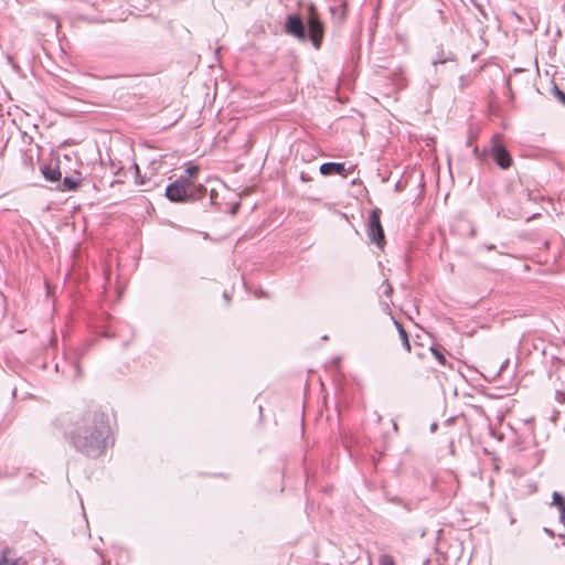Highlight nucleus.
Returning a JSON list of instances; mask_svg holds the SVG:
<instances>
[{
  "instance_id": "28",
  "label": "nucleus",
  "mask_w": 565,
  "mask_h": 565,
  "mask_svg": "<svg viewBox=\"0 0 565 565\" xmlns=\"http://www.w3.org/2000/svg\"><path fill=\"white\" fill-rule=\"evenodd\" d=\"M224 298H225V299H228V295H227V292H224Z\"/></svg>"
},
{
  "instance_id": "10",
  "label": "nucleus",
  "mask_w": 565,
  "mask_h": 565,
  "mask_svg": "<svg viewBox=\"0 0 565 565\" xmlns=\"http://www.w3.org/2000/svg\"><path fill=\"white\" fill-rule=\"evenodd\" d=\"M186 175L183 177V179L188 180L189 186H192L191 180L194 179L199 173V167L198 166H188L185 169Z\"/></svg>"
},
{
  "instance_id": "22",
  "label": "nucleus",
  "mask_w": 565,
  "mask_h": 565,
  "mask_svg": "<svg viewBox=\"0 0 565 565\" xmlns=\"http://www.w3.org/2000/svg\"><path fill=\"white\" fill-rule=\"evenodd\" d=\"M437 428H438V424H437V423H433V424L430 425V431H431V433H435V431L437 430Z\"/></svg>"
},
{
  "instance_id": "27",
  "label": "nucleus",
  "mask_w": 565,
  "mask_h": 565,
  "mask_svg": "<svg viewBox=\"0 0 565 565\" xmlns=\"http://www.w3.org/2000/svg\"><path fill=\"white\" fill-rule=\"evenodd\" d=\"M135 168H136V171L138 173L139 172V167L137 164H135Z\"/></svg>"
},
{
  "instance_id": "9",
  "label": "nucleus",
  "mask_w": 565,
  "mask_h": 565,
  "mask_svg": "<svg viewBox=\"0 0 565 565\" xmlns=\"http://www.w3.org/2000/svg\"><path fill=\"white\" fill-rule=\"evenodd\" d=\"M81 184V179L78 177H64L61 184H58L57 190L60 191H74Z\"/></svg>"
},
{
  "instance_id": "6",
  "label": "nucleus",
  "mask_w": 565,
  "mask_h": 565,
  "mask_svg": "<svg viewBox=\"0 0 565 565\" xmlns=\"http://www.w3.org/2000/svg\"><path fill=\"white\" fill-rule=\"evenodd\" d=\"M319 171L322 175L340 174L347 177L345 164L342 162H324L320 166Z\"/></svg>"
},
{
  "instance_id": "26",
  "label": "nucleus",
  "mask_w": 565,
  "mask_h": 565,
  "mask_svg": "<svg viewBox=\"0 0 565 565\" xmlns=\"http://www.w3.org/2000/svg\"><path fill=\"white\" fill-rule=\"evenodd\" d=\"M471 142H472V138L470 137V138L468 139V141H467V145H471Z\"/></svg>"
},
{
  "instance_id": "21",
  "label": "nucleus",
  "mask_w": 565,
  "mask_h": 565,
  "mask_svg": "<svg viewBox=\"0 0 565 565\" xmlns=\"http://www.w3.org/2000/svg\"><path fill=\"white\" fill-rule=\"evenodd\" d=\"M255 296L258 297V298L259 297H267V294L265 291H263V290H259V291L255 292Z\"/></svg>"
},
{
  "instance_id": "24",
  "label": "nucleus",
  "mask_w": 565,
  "mask_h": 565,
  "mask_svg": "<svg viewBox=\"0 0 565 565\" xmlns=\"http://www.w3.org/2000/svg\"><path fill=\"white\" fill-rule=\"evenodd\" d=\"M436 87H437V84H430V85H429V89H434V88H436Z\"/></svg>"
},
{
  "instance_id": "11",
  "label": "nucleus",
  "mask_w": 565,
  "mask_h": 565,
  "mask_svg": "<svg viewBox=\"0 0 565 565\" xmlns=\"http://www.w3.org/2000/svg\"><path fill=\"white\" fill-rule=\"evenodd\" d=\"M430 351H431L433 355L437 359V361L440 364H443V365L446 364V356H445L444 352L440 349H438L436 347H431Z\"/></svg>"
},
{
  "instance_id": "12",
  "label": "nucleus",
  "mask_w": 565,
  "mask_h": 565,
  "mask_svg": "<svg viewBox=\"0 0 565 565\" xmlns=\"http://www.w3.org/2000/svg\"><path fill=\"white\" fill-rule=\"evenodd\" d=\"M398 335L402 340L403 347L406 349L407 352H411V343L405 328H401V333Z\"/></svg>"
},
{
  "instance_id": "25",
  "label": "nucleus",
  "mask_w": 565,
  "mask_h": 565,
  "mask_svg": "<svg viewBox=\"0 0 565 565\" xmlns=\"http://www.w3.org/2000/svg\"><path fill=\"white\" fill-rule=\"evenodd\" d=\"M544 531H545L546 533H548L550 535H553V533H552V531H551V530H548V529H546V527H545V529H544Z\"/></svg>"
},
{
  "instance_id": "23",
  "label": "nucleus",
  "mask_w": 565,
  "mask_h": 565,
  "mask_svg": "<svg viewBox=\"0 0 565 565\" xmlns=\"http://www.w3.org/2000/svg\"><path fill=\"white\" fill-rule=\"evenodd\" d=\"M300 178H301L302 181H307L308 180L307 175L303 172L301 173Z\"/></svg>"
},
{
  "instance_id": "5",
  "label": "nucleus",
  "mask_w": 565,
  "mask_h": 565,
  "mask_svg": "<svg viewBox=\"0 0 565 565\" xmlns=\"http://www.w3.org/2000/svg\"><path fill=\"white\" fill-rule=\"evenodd\" d=\"M367 236L377 247L385 243L384 230L381 223V210L373 209L367 218Z\"/></svg>"
},
{
  "instance_id": "2",
  "label": "nucleus",
  "mask_w": 565,
  "mask_h": 565,
  "mask_svg": "<svg viewBox=\"0 0 565 565\" xmlns=\"http://www.w3.org/2000/svg\"><path fill=\"white\" fill-rule=\"evenodd\" d=\"M284 30L288 35L299 41L310 40L316 50L321 47L324 36V25L313 3L308 6L305 18H301L299 14H288Z\"/></svg>"
},
{
  "instance_id": "14",
  "label": "nucleus",
  "mask_w": 565,
  "mask_h": 565,
  "mask_svg": "<svg viewBox=\"0 0 565 565\" xmlns=\"http://www.w3.org/2000/svg\"><path fill=\"white\" fill-rule=\"evenodd\" d=\"M552 93L565 106V92L554 85Z\"/></svg>"
},
{
  "instance_id": "4",
  "label": "nucleus",
  "mask_w": 565,
  "mask_h": 565,
  "mask_svg": "<svg viewBox=\"0 0 565 565\" xmlns=\"http://www.w3.org/2000/svg\"><path fill=\"white\" fill-rule=\"evenodd\" d=\"M166 196L169 201L181 203L194 199V194L190 191L188 180L180 177L166 188Z\"/></svg>"
},
{
  "instance_id": "1",
  "label": "nucleus",
  "mask_w": 565,
  "mask_h": 565,
  "mask_svg": "<svg viewBox=\"0 0 565 565\" xmlns=\"http://www.w3.org/2000/svg\"><path fill=\"white\" fill-rule=\"evenodd\" d=\"M65 437L76 451L89 458H97L109 445L108 416L97 409L88 411L74 423Z\"/></svg>"
},
{
  "instance_id": "20",
  "label": "nucleus",
  "mask_w": 565,
  "mask_h": 565,
  "mask_svg": "<svg viewBox=\"0 0 565 565\" xmlns=\"http://www.w3.org/2000/svg\"><path fill=\"white\" fill-rule=\"evenodd\" d=\"M394 324L396 326V329L398 331V334L401 333V328H404L403 324L401 322H398L397 320H394Z\"/></svg>"
},
{
  "instance_id": "16",
  "label": "nucleus",
  "mask_w": 565,
  "mask_h": 565,
  "mask_svg": "<svg viewBox=\"0 0 565 565\" xmlns=\"http://www.w3.org/2000/svg\"><path fill=\"white\" fill-rule=\"evenodd\" d=\"M190 191L194 194V198L203 196L206 193V188L200 184L198 186H194L193 189L190 188Z\"/></svg>"
},
{
  "instance_id": "15",
  "label": "nucleus",
  "mask_w": 565,
  "mask_h": 565,
  "mask_svg": "<svg viewBox=\"0 0 565 565\" xmlns=\"http://www.w3.org/2000/svg\"><path fill=\"white\" fill-rule=\"evenodd\" d=\"M452 61H454L452 56L444 57L443 54H440L435 60H433V65L437 66L438 64H445L446 62H452Z\"/></svg>"
},
{
  "instance_id": "19",
  "label": "nucleus",
  "mask_w": 565,
  "mask_h": 565,
  "mask_svg": "<svg viewBox=\"0 0 565 565\" xmlns=\"http://www.w3.org/2000/svg\"><path fill=\"white\" fill-rule=\"evenodd\" d=\"M392 291H393V288H392V286L388 284V281L386 280V281H385V289H384V291H383V292H384V295H385V296H390V295L392 294Z\"/></svg>"
},
{
  "instance_id": "8",
  "label": "nucleus",
  "mask_w": 565,
  "mask_h": 565,
  "mask_svg": "<svg viewBox=\"0 0 565 565\" xmlns=\"http://www.w3.org/2000/svg\"><path fill=\"white\" fill-rule=\"evenodd\" d=\"M44 179L49 182H57L61 180V170L58 166L44 164L41 167Z\"/></svg>"
},
{
  "instance_id": "13",
  "label": "nucleus",
  "mask_w": 565,
  "mask_h": 565,
  "mask_svg": "<svg viewBox=\"0 0 565 565\" xmlns=\"http://www.w3.org/2000/svg\"><path fill=\"white\" fill-rule=\"evenodd\" d=\"M379 565H395L394 558L387 554H381Z\"/></svg>"
},
{
  "instance_id": "3",
  "label": "nucleus",
  "mask_w": 565,
  "mask_h": 565,
  "mask_svg": "<svg viewBox=\"0 0 565 565\" xmlns=\"http://www.w3.org/2000/svg\"><path fill=\"white\" fill-rule=\"evenodd\" d=\"M475 157L482 162L488 156L492 157L495 163L503 170L509 169L512 166V157L508 149L498 142H493V145L489 149H483L481 152L478 147L473 148Z\"/></svg>"
},
{
  "instance_id": "7",
  "label": "nucleus",
  "mask_w": 565,
  "mask_h": 565,
  "mask_svg": "<svg viewBox=\"0 0 565 565\" xmlns=\"http://www.w3.org/2000/svg\"><path fill=\"white\" fill-rule=\"evenodd\" d=\"M552 505L558 509V521L565 531V497L557 491L552 494Z\"/></svg>"
},
{
  "instance_id": "17",
  "label": "nucleus",
  "mask_w": 565,
  "mask_h": 565,
  "mask_svg": "<svg viewBox=\"0 0 565 565\" xmlns=\"http://www.w3.org/2000/svg\"><path fill=\"white\" fill-rule=\"evenodd\" d=\"M17 559L8 558L6 555L0 556V565H17Z\"/></svg>"
},
{
  "instance_id": "18",
  "label": "nucleus",
  "mask_w": 565,
  "mask_h": 565,
  "mask_svg": "<svg viewBox=\"0 0 565 565\" xmlns=\"http://www.w3.org/2000/svg\"><path fill=\"white\" fill-rule=\"evenodd\" d=\"M555 401L558 404H565V392L564 391H556V393H555Z\"/></svg>"
}]
</instances>
